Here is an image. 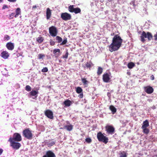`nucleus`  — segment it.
Instances as JSON below:
<instances>
[{"label":"nucleus","instance_id":"obj_35","mask_svg":"<svg viewBox=\"0 0 157 157\" xmlns=\"http://www.w3.org/2000/svg\"><path fill=\"white\" fill-rule=\"evenodd\" d=\"M25 89L28 91H30L31 90V88L29 86L27 85L25 87Z\"/></svg>","mask_w":157,"mask_h":157},{"label":"nucleus","instance_id":"obj_24","mask_svg":"<svg viewBox=\"0 0 157 157\" xmlns=\"http://www.w3.org/2000/svg\"><path fill=\"white\" fill-rule=\"evenodd\" d=\"M75 8H74V6L72 5H70L68 6V10L69 12L71 13L74 12V11L75 9Z\"/></svg>","mask_w":157,"mask_h":157},{"label":"nucleus","instance_id":"obj_34","mask_svg":"<svg viewBox=\"0 0 157 157\" xmlns=\"http://www.w3.org/2000/svg\"><path fill=\"white\" fill-rule=\"evenodd\" d=\"M38 58L39 59H43L45 57V55L43 54H40L38 55Z\"/></svg>","mask_w":157,"mask_h":157},{"label":"nucleus","instance_id":"obj_25","mask_svg":"<svg viewBox=\"0 0 157 157\" xmlns=\"http://www.w3.org/2000/svg\"><path fill=\"white\" fill-rule=\"evenodd\" d=\"M135 64L133 62H130L128 63V67L129 69H132L135 66Z\"/></svg>","mask_w":157,"mask_h":157},{"label":"nucleus","instance_id":"obj_5","mask_svg":"<svg viewBox=\"0 0 157 157\" xmlns=\"http://www.w3.org/2000/svg\"><path fill=\"white\" fill-rule=\"evenodd\" d=\"M23 135L28 140H31L33 138V135L29 128L24 130L22 132Z\"/></svg>","mask_w":157,"mask_h":157},{"label":"nucleus","instance_id":"obj_49","mask_svg":"<svg viewBox=\"0 0 157 157\" xmlns=\"http://www.w3.org/2000/svg\"><path fill=\"white\" fill-rule=\"evenodd\" d=\"M55 144V143L54 142H52L50 144H50V146H52L54 144Z\"/></svg>","mask_w":157,"mask_h":157},{"label":"nucleus","instance_id":"obj_4","mask_svg":"<svg viewBox=\"0 0 157 157\" xmlns=\"http://www.w3.org/2000/svg\"><path fill=\"white\" fill-rule=\"evenodd\" d=\"M149 126V123L148 120H146L144 121L141 127L143 132L146 134H148L150 132L149 129L147 128Z\"/></svg>","mask_w":157,"mask_h":157},{"label":"nucleus","instance_id":"obj_11","mask_svg":"<svg viewBox=\"0 0 157 157\" xmlns=\"http://www.w3.org/2000/svg\"><path fill=\"white\" fill-rule=\"evenodd\" d=\"M9 141L10 143V146L13 149H18L21 146V144L19 143L16 142L12 140Z\"/></svg>","mask_w":157,"mask_h":157},{"label":"nucleus","instance_id":"obj_17","mask_svg":"<svg viewBox=\"0 0 157 157\" xmlns=\"http://www.w3.org/2000/svg\"><path fill=\"white\" fill-rule=\"evenodd\" d=\"M1 56L4 59H6L9 56V54L7 52L4 51L1 53Z\"/></svg>","mask_w":157,"mask_h":157},{"label":"nucleus","instance_id":"obj_31","mask_svg":"<svg viewBox=\"0 0 157 157\" xmlns=\"http://www.w3.org/2000/svg\"><path fill=\"white\" fill-rule=\"evenodd\" d=\"M67 38L66 37L64 38L63 41L60 44V45H63L66 44L67 42Z\"/></svg>","mask_w":157,"mask_h":157},{"label":"nucleus","instance_id":"obj_2","mask_svg":"<svg viewBox=\"0 0 157 157\" xmlns=\"http://www.w3.org/2000/svg\"><path fill=\"white\" fill-rule=\"evenodd\" d=\"M141 41L144 42L145 41L144 38H147L149 41L151 40L153 38V36L151 33L147 32L146 33L145 31H143L140 36Z\"/></svg>","mask_w":157,"mask_h":157},{"label":"nucleus","instance_id":"obj_9","mask_svg":"<svg viewBox=\"0 0 157 157\" xmlns=\"http://www.w3.org/2000/svg\"><path fill=\"white\" fill-rule=\"evenodd\" d=\"M61 17L62 19L64 21L70 20L71 18V14L66 12L61 13Z\"/></svg>","mask_w":157,"mask_h":157},{"label":"nucleus","instance_id":"obj_53","mask_svg":"<svg viewBox=\"0 0 157 157\" xmlns=\"http://www.w3.org/2000/svg\"><path fill=\"white\" fill-rule=\"evenodd\" d=\"M129 73H128V72H127V74H129Z\"/></svg>","mask_w":157,"mask_h":157},{"label":"nucleus","instance_id":"obj_39","mask_svg":"<svg viewBox=\"0 0 157 157\" xmlns=\"http://www.w3.org/2000/svg\"><path fill=\"white\" fill-rule=\"evenodd\" d=\"M4 39L5 40H8L10 39V37L8 35H6L4 37Z\"/></svg>","mask_w":157,"mask_h":157},{"label":"nucleus","instance_id":"obj_23","mask_svg":"<svg viewBox=\"0 0 157 157\" xmlns=\"http://www.w3.org/2000/svg\"><path fill=\"white\" fill-rule=\"evenodd\" d=\"M103 68L101 67H98L97 74L98 75H100L103 72Z\"/></svg>","mask_w":157,"mask_h":157},{"label":"nucleus","instance_id":"obj_20","mask_svg":"<svg viewBox=\"0 0 157 157\" xmlns=\"http://www.w3.org/2000/svg\"><path fill=\"white\" fill-rule=\"evenodd\" d=\"M16 14L14 15L15 17H17L21 13V9L19 8H17L16 10Z\"/></svg>","mask_w":157,"mask_h":157},{"label":"nucleus","instance_id":"obj_40","mask_svg":"<svg viewBox=\"0 0 157 157\" xmlns=\"http://www.w3.org/2000/svg\"><path fill=\"white\" fill-rule=\"evenodd\" d=\"M50 43V44L51 46H53L55 45V42L52 40H51Z\"/></svg>","mask_w":157,"mask_h":157},{"label":"nucleus","instance_id":"obj_45","mask_svg":"<svg viewBox=\"0 0 157 157\" xmlns=\"http://www.w3.org/2000/svg\"><path fill=\"white\" fill-rule=\"evenodd\" d=\"M15 13H12L10 15V17H13L15 15Z\"/></svg>","mask_w":157,"mask_h":157},{"label":"nucleus","instance_id":"obj_27","mask_svg":"<svg viewBox=\"0 0 157 157\" xmlns=\"http://www.w3.org/2000/svg\"><path fill=\"white\" fill-rule=\"evenodd\" d=\"M30 95L32 96H35L38 94V91L32 90L30 92Z\"/></svg>","mask_w":157,"mask_h":157},{"label":"nucleus","instance_id":"obj_3","mask_svg":"<svg viewBox=\"0 0 157 157\" xmlns=\"http://www.w3.org/2000/svg\"><path fill=\"white\" fill-rule=\"evenodd\" d=\"M97 138L99 142H101L105 144L108 142L109 139L108 137L105 136L101 132H98L97 134Z\"/></svg>","mask_w":157,"mask_h":157},{"label":"nucleus","instance_id":"obj_22","mask_svg":"<svg viewBox=\"0 0 157 157\" xmlns=\"http://www.w3.org/2000/svg\"><path fill=\"white\" fill-rule=\"evenodd\" d=\"M85 64L86 66H83V67L84 68H85L86 67L88 68H89V69H90V68L92 67V63L91 62H87Z\"/></svg>","mask_w":157,"mask_h":157},{"label":"nucleus","instance_id":"obj_29","mask_svg":"<svg viewBox=\"0 0 157 157\" xmlns=\"http://www.w3.org/2000/svg\"><path fill=\"white\" fill-rule=\"evenodd\" d=\"M44 40V39L43 37H39L37 38V41L38 43H40L43 41Z\"/></svg>","mask_w":157,"mask_h":157},{"label":"nucleus","instance_id":"obj_6","mask_svg":"<svg viewBox=\"0 0 157 157\" xmlns=\"http://www.w3.org/2000/svg\"><path fill=\"white\" fill-rule=\"evenodd\" d=\"M21 137L20 134L18 133H15L14 134L13 138L10 137L9 141H14L19 142L21 140Z\"/></svg>","mask_w":157,"mask_h":157},{"label":"nucleus","instance_id":"obj_8","mask_svg":"<svg viewBox=\"0 0 157 157\" xmlns=\"http://www.w3.org/2000/svg\"><path fill=\"white\" fill-rule=\"evenodd\" d=\"M105 128L107 133L108 134L112 135L115 132V129L113 126L110 125H106L105 127Z\"/></svg>","mask_w":157,"mask_h":157},{"label":"nucleus","instance_id":"obj_30","mask_svg":"<svg viewBox=\"0 0 157 157\" xmlns=\"http://www.w3.org/2000/svg\"><path fill=\"white\" fill-rule=\"evenodd\" d=\"M56 40L57 41L58 43H60L62 41V38L59 36H57L56 37Z\"/></svg>","mask_w":157,"mask_h":157},{"label":"nucleus","instance_id":"obj_46","mask_svg":"<svg viewBox=\"0 0 157 157\" xmlns=\"http://www.w3.org/2000/svg\"><path fill=\"white\" fill-rule=\"evenodd\" d=\"M8 1L10 2H15L17 0H8Z\"/></svg>","mask_w":157,"mask_h":157},{"label":"nucleus","instance_id":"obj_42","mask_svg":"<svg viewBox=\"0 0 157 157\" xmlns=\"http://www.w3.org/2000/svg\"><path fill=\"white\" fill-rule=\"evenodd\" d=\"M8 8V7L7 5H3V6L2 7V10H4V9H5Z\"/></svg>","mask_w":157,"mask_h":157},{"label":"nucleus","instance_id":"obj_52","mask_svg":"<svg viewBox=\"0 0 157 157\" xmlns=\"http://www.w3.org/2000/svg\"><path fill=\"white\" fill-rule=\"evenodd\" d=\"M2 2V0H0V2Z\"/></svg>","mask_w":157,"mask_h":157},{"label":"nucleus","instance_id":"obj_18","mask_svg":"<svg viewBox=\"0 0 157 157\" xmlns=\"http://www.w3.org/2000/svg\"><path fill=\"white\" fill-rule=\"evenodd\" d=\"M63 128L66 129L67 130L70 131L72 130L73 128V126L71 124L69 125H65Z\"/></svg>","mask_w":157,"mask_h":157},{"label":"nucleus","instance_id":"obj_50","mask_svg":"<svg viewBox=\"0 0 157 157\" xmlns=\"http://www.w3.org/2000/svg\"><path fill=\"white\" fill-rule=\"evenodd\" d=\"M151 77L152 78V79H151L152 80H153L154 79V76L153 75H152L151 76Z\"/></svg>","mask_w":157,"mask_h":157},{"label":"nucleus","instance_id":"obj_1","mask_svg":"<svg viewBox=\"0 0 157 157\" xmlns=\"http://www.w3.org/2000/svg\"><path fill=\"white\" fill-rule=\"evenodd\" d=\"M123 40L118 34L115 35L113 37L112 43L109 46V50L112 52L118 50L121 46Z\"/></svg>","mask_w":157,"mask_h":157},{"label":"nucleus","instance_id":"obj_16","mask_svg":"<svg viewBox=\"0 0 157 157\" xmlns=\"http://www.w3.org/2000/svg\"><path fill=\"white\" fill-rule=\"evenodd\" d=\"M46 18L47 20L49 19L52 15V10L50 8H48L46 10Z\"/></svg>","mask_w":157,"mask_h":157},{"label":"nucleus","instance_id":"obj_26","mask_svg":"<svg viewBox=\"0 0 157 157\" xmlns=\"http://www.w3.org/2000/svg\"><path fill=\"white\" fill-rule=\"evenodd\" d=\"M76 92L78 94L81 93L82 92V89L80 87H78L76 88Z\"/></svg>","mask_w":157,"mask_h":157},{"label":"nucleus","instance_id":"obj_41","mask_svg":"<svg viewBox=\"0 0 157 157\" xmlns=\"http://www.w3.org/2000/svg\"><path fill=\"white\" fill-rule=\"evenodd\" d=\"M120 157H127V155L125 154H123L122 153H121Z\"/></svg>","mask_w":157,"mask_h":157},{"label":"nucleus","instance_id":"obj_10","mask_svg":"<svg viewBox=\"0 0 157 157\" xmlns=\"http://www.w3.org/2000/svg\"><path fill=\"white\" fill-rule=\"evenodd\" d=\"M44 114L47 117L51 119L54 118L53 113L52 111L50 109H47L44 112Z\"/></svg>","mask_w":157,"mask_h":157},{"label":"nucleus","instance_id":"obj_43","mask_svg":"<svg viewBox=\"0 0 157 157\" xmlns=\"http://www.w3.org/2000/svg\"><path fill=\"white\" fill-rule=\"evenodd\" d=\"M80 94L78 95V97L80 98H82L83 97V94L82 92Z\"/></svg>","mask_w":157,"mask_h":157},{"label":"nucleus","instance_id":"obj_32","mask_svg":"<svg viewBox=\"0 0 157 157\" xmlns=\"http://www.w3.org/2000/svg\"><path fill=\"white\" fill-rule=\"evenodd\" d=\"M60 52V50L59 49H54L53 51V53L55 55H56V54L58 52L59 53Z\"/></svg>","mask_w":157,"mask_h":157},{"label":"nucleus","instance_id":"obj_48","mask_svg":"<svg viewBox=\"0 0 157 157\" xmlns=\"http://www.w3.org/2000/svg\"><path fill=\"white\" fill-rule=\"evenodd\" d=\"M36 8H37V6H36V5L33 6L32 7V9L33 10L34 9H35Z\"/></svg>","mask_w":157,"mask_h":157},{"label":"nucleus","instance_id":"obj_51","mask_svg":"<svg viewBox=\"0 0 157 157\" xmlns=\"http://www.w3.org/2000/svg\"><path fill=\"white\" fill-rule=\"evenodd\" d=\"M114 35V33H113V34H111V35L112 36H113Z\"/></svg>","mask_w":157,"mask_h":157},{"label":"nucleus","instance_id":"obj_37","mask_svg":"<svg viewBox=\"0 0 157 157\" xmlns=\"http://www.w3.org/2000/svg\"><path fill=\"white\" fill-rule=\"evenodd\" d=\"M41 71H42V72H46L48 71V69L46 67H44L42 69Z\"/></svg>","mask_w":157,"mask_h":157},{"label":"nucleus","instance_id":"obj_14","mask_svg":"<svg viewBox=\"0 0 157 157\" xmlns=\"http://www.w3.org/2000/svg\"><path fill=\"white\" fill-rule=\"evenodd\" d=\"M42 157H56V156L52 151L49 150L46 152L45 154Z\"/></svg>","mask_w":157,"mask_h":157},{"label":"nucleus","instance_id":"obj_12","mask_svg":"<svg viewBox=\"0 0 157 157\" xmlns=\"http://www.w3.org/2000/svg\"><path fill=\"white\" fill-rule=\"evenodd\" d=\"M110 73L109 74L106 73H104L103 75L102 79L104 82L108 83L110 82L111 78L110 77Z\"/></svg>","mask_w":157,"mask_h":157},{"label":"nucleus","instance_id":"obj_28","mask_svg":"<svg viewBox=\"0 0 157 157\" xmlns=\"http://www.w3.org/2000/svg\"><path fill=\"white\" fill-rule=\"evenodd\" d=\"M81 11V10L79 8L77 7L75 8L74 12L75 14H77L80 13Z\"/></svg>","mask_w":157,"mask_h":157},{"label":"nucleus","instance_id":"obj_44","mask_svg":"<svg viewBox=\"0 0 157 157\" xmlns=\"http://www.w3.org/2000/svg\"><path fill=\"white\" fill-rule=\"evenodd\" d=\"M154 36L155 38H154L155 40H157V31L156 34L154 35Z\"/></svg>","mask_w":157,"mask_h":157},{"label":"nucleus","instance_id":"obj_19","mask_svg":"<svg viewBox=\"0 0 157 157\" xmlns=\"http://www.w3.org/2000/svg\"><path fill=\"white\" fill-rule=\"evenodd\" d=\"M64 105L66 106H69L71 103V101L68 99L65 100L63 102Z\"/></svg>","mask_w":157,"mask_h":157},{"label":"nucleus","instance_id":"obj_47","mask_svg":"<svg viewBox=\"0 0 157 157\" xmlns=\"http://www.w3.org/2000/svg\"><path fill=\"white\" fill-rule=\"evenodd\" d=\"M3 152V150L2 148H0V155L2 154Z\"/></svg>","mask_w":157,"mask_h":157},{"label":"nucleus","instance_id":"obj_33","mask_svg":"<svg viewBox=\"0 0 157 157\" xmlns=\"http://www.w3.org/2000/svg\"><path fill=\"white\" fill-rule=\"evenodd\" d=\"M81 80L84 85H86L87 84L88 81L86 78H82Z\"/></svg>","mask_w":157,"mask_h":157},{"label":"nucleus","instance_id":"obj_54","mask_svg":"<svg viewBox=\"0 0 157 157\" xmlns=\"http://www.w3.org/2000/svg\"><path fill=\"white\" fill-rule=\"evenodd\" d=\"M129 73H128V72H127V74H129Z\"/></svg>","mask_w":157,"mask_h":157},{"label":"nucleus","instance_id":"obj_7","mask_svg":"<svg viewBox=\"0 0 157 157\" xmlns=\"http://www.w3.org/2000/svg\"><path fill=\"white\" fill-rule=\"evenodd\" d=\"M49 33L50 35L53 37L56 36L58 33L57 28L54 26H52L49 28Z\"/></svg>","mask_w":157,"mask_h":157},{"label":"nucleus","instance_id":"obj_21","mask_svg":"<svg viewBox=\"0 0 157 157\" xmlns=\"http://www.w3.org/2000/svg\"><path fill=\"white\" fill-rule=\"evenodd\" d=\"M109 109L111 111L113 114H114L116 112V109L113 105H110Z\"/></svg>","mask_w":157,"mask_h":157},{"label":"nucleus","instance_id":"obj_36","mask_svg":"<svg viewBox=\"0 0 157 157\" xmlns=\"http://www.w3.org/2000/svg\"><path fill=\"white\" fill-rule=\"evenodd\" d=\"M86 141L88 143H90L92 142V140L90 138H87L85 139Z\"/></svg>","mask_w":157,"mask_h":157},{"label":"nucleus","instance_id":"obj_13","mask_svg":"<svg viewBox=\"0 0 157 157\" xmlns=\"http://www.w3.org/2000/svg\"><path fill=\"white\" fill-rule=\"evenodd\" d=\"M144 91L147 94H151L154 91L153 88L150 86H147L144 87Z\"/></svg>","mask_w":157,"mask_h":157},{"label":"nucleus","instance_id":"obj_15","mask_svg":"<svg viewBox=\"0 0 157 157\" xmlns=\"http://www.w3.org/2000/svg\"><path fill=\"white\" fill-rule=\"evenodd\" d=\"M6 46L8 49L9 50H13L14 47V43L11 42L7 43L6 44Z\"/></svg>","mask_w":157,"mask_h":157},{"label":"nucleus","instance_id":"obj_38","mask_svg":"<svg viewBox=\"0 0 157 157\" xmlns=\"http://www.w3.org/2000/svg\"><path fill=\"white\" fill-rule=\"evenodd\" d=\"M68 52H67V50L65 54L63 56V58L67 59L68 58Z\"/></svg>","mask_w":157,"mask_h":157}]
</instances>
